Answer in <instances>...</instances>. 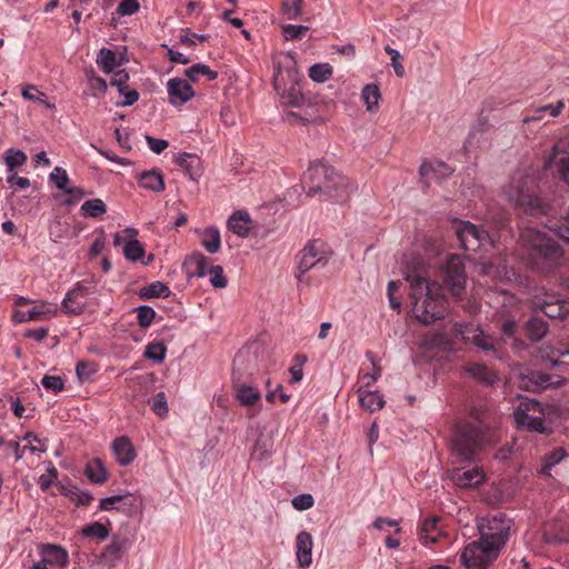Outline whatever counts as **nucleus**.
Masks as SVG:
<instances>
[{"instance_id":"f257e3e1","label":"nucleus","mask_w":569,"mask_h":569,"mask_svg":"<svg viewBox=\"0 0 569 569\" xmlns=\"http://www.w3.org/2000/svg\"><path fill=\"white\" fill-rule=\"evenodd\" d=\"M403 274L410 286L409 296L412 316L425 325L443 318L447 306L441 286L429 279L423 260L420 258L409 260Z\"/></svg>"},{"instance_id":"f03ea898","label":"nucleus","mask_w":569,"mask_h":569,"mask_svg":"<svg viewBox=\"0 0 569 569\" xmlns=\"http://www.w3.org/2000/svg\"><path fill=\"white\" fill-rule=\"evenodd\" d=\"M555 237L561 238L565 242L569 243V209L565 223L558 229L542 231L527 228L520 234L523 246L532 249L538 257L550 262H556L562 257V251Z\"/></svg>"},{"instance_id":"7ed1b4c3","label":"nucleus","mask_w":569,"mask_h":569,"mask_svg":"<svg viewBox=\"0 0 569 569\" xmlns=\"http://www.w3.org/2000/svg\"><path fill=\"white\" fill-rule=\"evenodd\" d=\"M286 60V70L282 68H278L277 72L273 77V87L283 103L289 107L303 109L305 107H309L310 102L302 94L298 81H299V72L295 67V60L291 56H283Z\"/></svg>"},{"instance_id":"20e7f679","label":"nucleus","mask_w":569,"mask_h":569,"mask_svg":"<svg viewBox=\"0 0 569 569\" xmlns=\"http://www.w3.org/2000/svg\"><path fill=\"white\" fill-rule=\"evenodd\" d=\"M535 182L523 174H516L505 189L507 199L525 212H543L542 201L533 192Z\"/></svg>"},{"instance_id":"39448f33","label":"nucleus","mask_w":569,"mask_h":569,"mask_svg":"<svg viewBox=\"0 0 569 569\" xmlns=\"http://www.w3.org/2000/svg\"><path fill=\"white\" fill-rule=\"evenodd\" d=\"M306 180H310L312 187L309 189L308 194H315L317 192L325 193L332 192L333 182L340 183L339 196L345 197L347 193V177L338 172L333 167L317 162L309 167L305 174Z\"/></svg>"},{"instance_id":"423d86ee","label":"nucleus","mask_w":569,"mask_h":569,"mask_svg":"<svg viewBox=\"0 0 569 569\" xmlns=\"http://www.w3.org/2000/svg\"><path fill=\"white\" fill-rule=\"evenodd\" d=\"M452 228L457 234L460 246L470 252L483 251L490 253L495 243L489 234L477 228L473 223L463 220H455Z\"/></svg>"},{"instance_id":"0eeeda50","label":"nucleus","mask_w":569,"mask_h":569,"mask_svg":"<svg viewBox=\"0 0 569 569\" xmlns=\"http://www.w3.org/2000/svg\"><path fill=\"white\" fill-rule=\"evenodd\" d=\"M543 406L533 399H523L513 412L517 427L527 431L546 432L548 427L545 421Z\"/></svg>"},{"instance_id":"6e6552de","label":"nucleus","mask_w":569,"mask_h":569,"mask_svg":"<svg viewBox=\"0 0 569 569\" xmlns=\"http://www.w3.org/2000/svg\"><path fill=\"white\" fill-rule=\"evenodd\" d=\"M511 521L502 515L483 518L478 522L480 540L499 553L506 545Z\"/></svg>"},{"instance_id":"1a4fd4ad","label":"nucleus","mask_w":569,"mask_h":569,"mask_svg":"<svg viewBox=\"0 0 569 569\" xmlns=\"http://www.w3.org/2000/svg\"><path fill=\"white\" fill-rule=\"evenodd\" d=\"M443 283L449 292L460 297L467 283L465 263L459 254H449L441 267Z\"/></svg>"},{"instance_id":"9d476101","label":"nucleus","mask_w":569,"mask_h":569,"mask_svg":"<svg viewBox=\"0 0 569 569\" xmlns=\"http://www.w3.org/2000/svg\"><path fill=\"white\" fill-rule=\"evenodd\" d=\"M498 552L480 539L469 543L461 553V563L467 569H483L491 563Z\"/></svg>"},{"instance_id":"9b49d317","label":"nucleus","mask_w":569,"mask_h":569,"mask_svg":"<svg viewBox=\"0 0 569 569\" xmlns=\"http://www.w3.org/2000/svg\"><path fill=\"white\" fill-rule=\"evenodd\" d=\"M94 293V283L79 282L66 293L62 307L67 313L79 315L90 305Z\"/></svg>"},{"instance_id":"f8f14e48","label":"nucleus","mask_w":569,"mask_h":569,"mask_svg":"<svg viewBox=\"0 0 569 569\" xmlns=\"http://www.w3.org/2000/svg\"><path fill=\"white\" fill-rule=\"evenodd\" d=\"M481 445L475 431H457L451 441V457L455 463L470 461Z\"/></svg>"},{"instance_id":"ddd939ff","label":"nucleus","mask_w":569,"mask_h":569,"mask_svg":"<svg viewBox=\"0 0 569 569\" xmlns=\"http://www.w3.org/2000/svg\"><path fill=\"white\" fill-rule=\"evenodd\" d=\"M40 559L29 569H63L69 563L68 551L58 545L42 543L38 547Z\"/></svg>"},{"instance_id":"4468645a","label":"nucleus","mask_w":569,"mask_h":569,"mask_svg":"<svg viewBox=\"0 0 569 569\" xmlns=\"http://www.w3.org/2000/svg\"><path fill=\"white\" fill-rule=\"evenodd\" d=\"M59 312V306L56 302L34 300L28 310H16L12 319L16 323L30 321H49Z\"/></svg>"},{"instance_id":"2eb2a0df","label":"nucleus","mask_w":569,"mask_h":569,"mask_svg":"<svg viewBox=\"0 0 569 569\" xmlns=\"http://www.w3.org/2000/svg\"><path fill=\"white\" fill-rule=\"evenodd\" d=\"M99 508L103 511L118 510L131 517L142 510L143 500L139 496L127 492L102 498Z\"/></svg>"},{"instance_id":"dca6fc26","label":"nucleus","mask_w":569,"mask_h":569,"mask_svg":"<svg viewBox=\"0 0 569 569\" xmlns=\"http://www.w3.org/2000/svg\"><path fill=\"white\" fill-rule=\"evenodd\" d=\"M457 336L461 337V340L466 343L475 345L477 348L483 351H490L495 349V342L491 336L483 333L481 328L477 325H455Z\"/></svg>"},{"instance_id":"f3484780","label":"nucleus","mask_w":569,"mask_h":569,"mask_svg":"<svg viewBox=\"0 0 569 569\" xmlns=\"http://www.w3.org/2000/svg\"><path fill=\"white\" fill-rule=\"evenodd\" d=\"M325 254L323 243L319 240L309 242L299 254L297 278L301 281L302 276L311 268L322 261Z\"/></svg>"},{"instance_id":"a211bd4d","label":"nucleus","mask_w":569,"mask_h":569,"mask_svg":"<svg viewBox=\"0 0 569 569\" xmlns=\"http://www.w3.org/2000/svg\"><path fill=\"white\" fill-rule=\"evenodd\" d=\"M169 102L173 107H181L194 97V90L187 80L172 78L167 82Z\"/></svg>"},{"instance_id":"6ab92c4d","label":"nucleus","mask_w":569,"mask_h":569,"mask_svg":"<svg viewBox=\"0 0 569 569\" xmlns=\"http://www.w3.org/2000/svg\"><path fill=\"white\" fill-rule=\"evenodd\" d=\"M313 538L308 531H300L295 540V556L299 569H308L312 565Z\"/></svg>"},{"instance_id":"aec40b11","label":"nucleus","mask_w":569,"mask_h":569,"mask_svg":"<svg viewBox=\"0 0 569 569\" xmlns=\"http://www.w3.org/2000/svg\"><path fill=\"white\" fill-rule=\"evenodd\" d=\"M545 167L552 170L569 186V152L555 146L551 156L546 160Z\"/></svg>"},{"instance_id":"412c9836","label":"nucleus","mask_w":569,"mask_h":569,"mask_svg":"<svg viewBox=\"0 0 569 569\" xmlns=\"http://www.w3.org/2000/svg\"><path fill=\"white\" fill-rule=\"evenodd\" d=\"M477 262V272L481 276H488L493 280H510L513 276V271L508 269L506 266H500L499 262H493L486 256H479L475 258Z\"/></svg>"},{"instance_id":"4be33fe9","label":"nucleus","mask_w":569,"mask_h":569,"mask_svg":"<svg viewBox=\"0 0 569 569\" xmlns=\"http://www.w3.org/2000/svg\"><path fill=\"white\" fill-rule=\"evenodd\" d=\"M563 382L561 379H552L550 376L530 371L528 375L519 376V386L527 390L537 391L548 387H558Z\"/></svg>"},{"instance_id":"5701e85b","label":"nucleus","mask_w":569,"mask_h":569,"mask_svg":"<svg viewBox=\"0 0 569 569\" xmlns=\"http://www.w3.org/2000/svg\"><path fill=\"white\" fill-rule=\"evenodd\" d=\"M128 61L129 58L126 50L116 52L108 48L100 49L96 60L98 67L106 73L113 72L116 68L127 63Z\"/></svg>"},{"instance_id":"b1692460","label":"nucleus","mask_w":569,"mask_h":569,"mask_svg":"<svg viewBox=\"0 0 569 569\" xmlns=\"http://www.w3.org/2000/svg\"><path fill=\"white\" fill-rule=\"evenodd\" d=\"M227 227L239 238H247L254 228V223L248 211L237 210L228 218Z\"/></svg>"},{"instance_id":"393cba45","label":"nucleus","mask_w":569,"mask_h":569,"mask_svg":"<svg viewBox=\"0 0 569 569\" xmlns=\"http://www.w3.org/2000/svg\"><path fill=\"white\" fill-rule=\"evenodd\" d=\"M111 451L120 466H129L136 459V450L131 440L121 436L111 442Z\"/></svg>"},{"instance_id":"a878e982","label":"nucleus","mask_w":569,"mask_h":569,"mask_svg":"<svg viewBox=\"0 0 569 569\" xmlns=\"http://www.w3.org/2000/svg\"><path fill=\"white\" fill-rule=\"evenodd\" d=\"M452 173V169L442 161H426L420 167V174L427 183L439 182L448 178Z\"/></svg>"},{"instance_id":"bb28decb","label":"nucleus","mask_w":569,"mask_h":569,"mask_svg":"<svg viewBox=\"0 0 569 569\" xmlns=\"http://www.w3.org/2000/svg\"><path fill=\"white\" fill-rule=\"evenodd\" d=\"M122 233L126 234L128 240L123 246V256L130 261H140L144 256V248L139 240H137L138 230L133 227L126 228Z\"/></svg>"},{"instance_id":"cd10ccee","label":"nucleus","mask_w":569,"mask_h":569,"mask_svg":"<svg viewBox=\"0 0 569 569\" xmlns=\"http://www.w3.org/2000/svg\"><path fill=\"white\" fill-rule=\"evenodd\" d=\"M440 519L437 517H431L426 519L419 530V540L425 546L437 543L445 537L441 528L439 527Z\"/></svg>"},{"instance_id":"c85d7f7f","label":"nucleus","mask_w":569,"mask_h":569,"mask_svg":"<svg viewBox=\"0 0 569 569\" xmlns=\"http://www.w3.org/2000/svg\"><path fill=\"white\" fill-rule=\"evenodd\" d=\"M212 266L209 264V260L200 252H193L189 254L184 262L183 268L188 277L203 278L208 274V269Z\"/></svg>"},{"instance_id":"c756f323","label":"nucleus","mask_w":569,"mask_h":569,"mask_svg":"<svg viewBox=\"0 0 569 569\" xmlns=\"http://www.w3.org/2000/svg\"><path fill=\"white\" fill-rule=\"evenodd\" d=\"M451 479L459 487H472L482 483L485 473L478 467H473L472 469L461 468L452 471Z\"/></svg>"},{"instance_id":"7c9ffc66","label":"nucleus","mask_w":569,"mask_h":569,"mask_svg":"<svg viewBox=\"0 0 569 569\" xmlns=\"http://www.w3.org/2000/svg\"><path fill=\"white\" fill-rule=\"evenodd\" d=\"M233 390L234 398L242 407H256L261 399L260 390L248 383H234Z\"/></svg>"},{"instance_id":"2f4dec72","label":"nucleus","mask_w":569,"mask_h":569,"mask_svg":"<svg viewBox=\"0 0 569 569\" xmlns=\"http://www.w3.org/2000/svg\"><path fill=\"white\" fill-rule=\"evenodd\" d=\"M196 232L200 237V243L204 250L211 254L217 253L221 248V236L217 227H207L198 229Z\"/></svg>"},{"instance_id":"473e14b6","label":"nucleus","mask_w":569,"mask_h":569,"mask_svg":"<svg viewBox=\"0 0 569 569\" xmlns=\"http://www.w3.org/2000/svg\"><path fill=\"white\" fill-rule=\"evenodd\" d=\"M359 405L362 409L370 412H375L383 408L385 399L379 391L366 390L363 388L358 389Z\"/></svg>"},{"instance_id":"72a5a7b5","label":"nucleus","mask_w":569,"mask_h":569,"mask_svg":"<svg viewBox=\"0 0 569 569\" xmlns=\"http://www.w3.org/2000/svg\"><path fill=\"white\" fill-rule=\"evenodd\" d=\"M84 472L88 479L96 485H102L109 478V472L100 458L89 460Z\"/></svg>"},{"instance_id":"f704fd0d","label":"nucleus","mask_w":569,"mask_h":569,"mask_svg":"<svg viewBox=\"0 0 569 569\" xmlns=\"http://www.w3.org/2000/svg\"><path fill=\"white\" fill-rule=\"evenodd\" d=\"M21 96L24 100L38 102L49 110L56 109V103L49 101L47 94L43 91H41L36 84H23L21 88Z\"/></svg>"},{"instance_id":"c9c22d12","label":"nucleus","mask_w":569,"mask_h":569,"mask_svg":"<svg viewBox=\"0 0 569 569\" xmlns=\"http://www.w3.org/2000/svg\"><path fill=\"white\" fill-rule=\"evenodd\" d=\"M139 183L141 188L152 192H161L164 189L163 177L158 170L142 172Z\"/></svg>"},{"instance_id":"e433bc0d","label":"nucleus","mask_w":569,"mask_h":569,"mask_svg":"<svg viewBox=\"0 0 569 569\" xmlns=\"http://www.w3.org/2000/svg\"><path fill=\"white\" fill-rule=\"evenodd\" d=\"M129 547L128 540H113L102 552V559L111 565L116 566L117 562L122 558L123 553Z\"/></svg>"},{"instance_id":"4c0bfd02","label":"nucleus","mask_w":569,"mask_h":569,"mask_svg":"<svg viewBox=\"0 0 569 569\" xmlns=\"http://www.w3.org/2000/svg\"><path fill=\"white\" fill-rule=\"evenodd\" d=\"M380 90L377 84H366L361 90V99L368 112H376L379 108Z\"/></svg>"},{"instance_id":"58836bf2","label":"nucleus","mask_w":569,"mask_h":569,"mask_svg":"<svg viewBox=\"0 0 569 569\" xmlns=\"http://www.w3.org/2000/svg\"><path fill=\"white\" fill-rule=\"evenodd\" d=\"M80 212L84 218H98L107 212V204L100 198L86 200L80 207Z\"/></svg>"},{"instance_id":"ea45409f","label":"nucleus","mask_w":569,"mask_h":569,"mask_svg":"<svg viewBox=\"0 0 569 569\" xmlns=\"http://www.w3.org/2000/svg\"><path fill=\"white\" fill-rule=\"evenodd\" d=\"M186 77L190 81H198L201 77H204L208 81L216 80L218 72L210 69L207 64L196 63L184 71Z\"/></svg>"},{"instance_id":"a19ab883","label":"nucleus","mask_w":569,"mask_h":569,"mask_svg":"<svg viewBox=\"0 0 569 569\" xmlns=\"http://www.w3.org/2000/svg\"><path fill=\"white\" fill-rule=\"evenodd\" d=\"M567 457L568 453L563 448L558 447L553 449L550 453H548L545 457L543 462L539 469V473L550 476L551 468L560 463Z\"/></svg>"},{"instance_id":"79ce46f5","label":"nucleus","mask_w":569,"mask_h":569,"mask_svg":"<svg viewBox=\"0 0 569 569\" xmlns=\"http://www.w3.org/2000/svg\"><path fill=\"white\" fill-rule=\"evenodd\" d=\"M27 154L22 150L9 148L6 151L3 162L8 172H13L17 168L27 162Z\"/></svg>"},{"instance_id":"37998d69","label":"nucleus","mask_w":569,"mask_h":569,"mask_svg":"<svg viewBox=\"0 0 569 569\" xmlns=\"http://www.w3.org/2000/svg\"><path fill=\"white\" fill-rule=\"evenodd\" d=\"M171 293L169 287L161 281H154L141 289L142 298H167Z\"/></svg>"},{"instance_id":"c03bdc74","label":"nucleus","mask_w":569,"mask_h":569,"mask_svg":"<svg viewBox=\"0 0 569 569\" xmlns=\"http://www.w3.org/2000/svg\"><path fill=\"white\" fill-rule=\"evenodd\" d=\"M332 67L329 63H316L309 68V77L317 83H323L332 76Z\"/></svg>"},{"instance_id":"a18cd8bd","label":"nucleus","mask_w":569,"mask_h":569,"mask_svg":"<svg viewBox=\"0 0 569 569\" xmlns=\"http://www.w3.org/2000/svg\"><path fill=\"white\" fill-rule=\"evenodd\" d=\"M372 528L385 533L386 537L388 535H392L390 531L391 528H395V535L401 533V528L399 527V521L386 517H377L372 522Z\"/></svg>"},{"instance_id":"49530a36","label":"nucleus","mask_w":569,"mask_h":569,"mask_svg":"<svg viewBox=\"0 0 569 569\" xmlns=\"http://www.w3.org/2000/svg\"><path fill=\"white\" fill-rule=\"evenodd\" d=\"M82 535L88 538H97L100 541L106 540L110 535V529L108 526L96 521L89 526L82 528Z\"/></svg>"},{"instance_id":"de8ad7c7","label":"nucleus","mask_w":569,"mask_h":569,"mask_svg":"<svg viewBox=\"0 0 569 569\" xmlns=\"http://www.w3.org/2000/svg\"><path fill=\"white\" fill-rule=\"evenodd\" d=\"M49 181L54 184V187L64 192L68 190L70 186V178L68 172L61 167H54L51 173L49 174Z\"/></svg>"},{"instance_id":"09e8293b","label":"nucleus","mask_w":569,"mask_h":569,"mask_svg":"<svg viewBox=\"0 0 569 569\" xmlns=\"http://www.w3.org/2000/svg\"><path fill=\"white\" fill-rule=\"evenodd\" d=\"M467 371L472 377L487 385H492L496 381V375L483 365L473 363L470 367H468Z\"/></svg>"},{"instance_id":"8fccbe9b","label":"nucleus","mask_w":569,"mask_h":569,"mask_svg":"<svg viewBox=\"0 0 569 569\" xmlns=\"http://www.w3.org/2000/svg\"><path fill=\"white\" fill-rule=\"evenodd\" d=\"M529 338L532 340H540L548 331V325L540 318H532L527 325Z\"/></svg>"},{"instance_id":"3c124183","label":"nucleus","mask_w":569,"mask_h":569,"mask_svg":"<svg viewBox=\"0 0 569 569\" xmlns=\"http://www.w3.org/2000/svg\"><path fill=\"white\" fill-rule=\"evenodd\" d=\"M167 356V347L163 342H152L146 347L144 357L154 362L161 363Z\"/></svg>"},{"instance_id":"603ef678","label":"nucleus","mask_w":569,"mask_h":569,"mask_svg":"<svg viewBox=\"0 0 569 569\" xmlns=\"http://www.w3.org/2000/svg\"><path fill=\"white\" fill-rule=\"evenodd\" d=\"M207 277H209V282L213 288L223 289L228 286V279L221 266L216 264L208 269Z\"/></svg>"},{"instance_id":"864d4df0","label":"nucleus","mask_w":569,"mask_h":569,"mask_svg":"<svg viewBox=\"0 0 569 569\" xmlns=\"http://www.w3.org/2000/svg\"><path fill=\"white\" fill-rule=\"evenodd\" d=\"M302 1L303 0H287V1H284L281 7V13L288 20L297 19L302 12V8H301Z\"/></svg>"},{"instance_id":"5fc2aeb1","label":"nucleus","mask_w":569,"mask_h":569,"mask_svg":"<svg viewBox=\"0 0 569 569\" xmlns=\"http://www.w3.org/2000/svg\"><path fill=\"white\" fill-rule=\"evenodd\" d=\"M308 30L307 26L287 24L282 27V34L286 40H297L305 37Z\"/></svg>"},{"instance_id":"6e6d98bb","label":"nucleus","mask_w":569,"mask_h":569,"mask_svg":"<svg viewBox=\"0 0 569 569\" xmlns=\"http://www.w3.org/2000/svg\"><path fill=\"white\" fill-rule=\"evenodd\" d=\"M136 311L138 323L142 328L149 327L156 317V311L149 306H140L136 309Z\"/></svg>"},{"instance_id":"4d7b16f0","label":"nucleus","mask_w":569,"mask_h":569,"mask_svg":"<svg viewBox=\"0 0 569 569\" xmlns=\"http://www.w3.org/2000/svg\"><path fill=\"white\" fill-rule=\"evenodd\" d=\"M177 161L180 163V166L184 167L190 178L194 180L197 172H193L191 169L197 166L200 167V159L194 154L183 153L177 158Z\"/></svg>"},{"instance_id":"13d9d810","label":"nucleus","mask_w":569,"mask_h":569,"mask_svg":"<svg viewBox=\"0 0 569 569\" xmlns=\"http://www.w3.org/2000/svg\"><path fill=\"white\" fill-rule=\"evenodd\" d=\"M97 370L96 363L88 361L79 362L76 368L77 376L82 382L89 381Z\"/></svg>"},{"instance_id":"bf43d9fd","label":"nucleus","mask_w":569,"mask_h":569,"mask_svg":"<svg viewBox=\"0 0 569 569\" xmlns=\"http://www.w3.org/2000/svg\"><path fill=\"white\" fill-rule=\"evenodd\" d=\"M291 505L298 511H306L313 507L315 499L311 493H300L292 498Z\"/></svg>"},{"instance_id":"052dcab7","label":"nucleus","mask_w":569,"mask_h":569,"mask_svg":"<svg viewBox=\"0 0 569 569\" xmlns=\"http://www.w3.org/2000/svg\"><path fill=\"white\" fill-rule=\"evenodd\" d=\"M42 387L54 393H58L64 389V381L60 376H44L41 379Z\"/></svg>"},{"instance_id":"680f3d73","label":"nucleus","mask_w":569,"mask_h":569,"mask_svg":"<svg viewBox=\"0 0 569 569\" xmlns=\"http://www.w3.org/2000/svg\"><path fill=\"white\" fill-rule=\"evenodd\" d=\"M151 409L153 410V412L163 418L168 415L169 412V407H168V403H167V398H166V395L163 392H158L153 399H152V402H151Z\"/></svg>"},{"instance_id":"e2e57ef3","label":"nucleus","mask_w":569,"mask_h":569,"mask_svg":"<svg viewBox=\"0 0 569 569\" xmlns=\"http://www.w3.org/2000/svg\"><path fill=\"white\" fill-rule=\"evenodd\" d=\"M385 51L390 56L391 66L395 70V73L398 77L402 78L405 76V68L401 63L402 56L400 54V52L398 50L391 48L390 46H386Z\"/></svg>"},{"instance_id":"0e129e2a","label":"nucleus","mask_w":569,"mask_h":569,"mask_svg":"<svg viewBox=\"0 0 569 569\" xmlns=\"http://www.w3.org/2000/svg\"><path fill=\"white\" fill-rule=\"evenodd\" d=\"M140 9L138 0H121L116 9L119 17L132 16Z\"/></svg>"},{"instance_id":"69168bd1","label":"nucleus","mask_w":569,"mask_h":569,"mask_svg":"<svg viewBox=\"0 0 569 569\" xmlns=\"http://www.w3.org/2000/svg\"><path fill=\"white\" fill-rule=\"evenodd\" d=\"M23 440L28 441L24 449L31 453L44 452L47 450V446L32 432H27Z\"/></svg>"},{"instance_id":"338daca9","label":"nucleus","mask_w":569,"mask_h":569,"mask_svg":"<svg viewBox=\"0 0 569 569\" xmlns=\"http://www.w3.org/2000/svg\"><path fill=\"white\" fill-rule=\"evenodd\" d=\"M333 188H332V192H327V196L328 198L332 199L333 201H337V202H345L347 201L351 193L355 191V186L352 184V182L347 178V193L345 197H341L339 196L340 193V183L338 182H333Z\"/></svg>"},{"instance_id":"774afa93","label":"nucleus","mask_w":569,"mask_h":569,"mask_svg":"<svg viewBox=\"0 0 569 569\" xmlns=\"http://www.w3.org/2000/svg\"><path fill=\"white\" fill-rule=\"evenodd\" d=\"M565 308H569V306L560 303H546V306H543V312L550 318H566V315L569 312V310L565 312Z\"/></svg>"}]
</instances>
